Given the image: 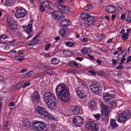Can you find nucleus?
<instances>
[{"label":"nucleus","mask_w":131,"mask_h":131,"mask_svg":"<svg viewBox=\"0 0 131 131\" xmlns=\"http://www.w3.org/2000/svg\"><path fill=\"white\" fill-rule=\"evenodd\" d=\"M46 68H48L47 70L46 71L47 74H49V75H52V74H54V72H53V70H52V69L49 68L48 67H46Z\"/></svg>","instance_id":"nucleus-31"},{"label":"nucleus","mask_w":131,"mask_h":131,"mask_svg":"<svg viewBox=\"0 0 131 131\" xmlns=\"http://www.w3.org/2000/svg\"><path fill=\"white\" fill-rule=\"evenodd\" d=\"M112 61L113 62V65H115V64H117V63L118 62L117 60L115 59H112Z\"/></svg>","instance_id":"nucleus-52"},{"label":"nucleus","mask_w":131,"mask_h":131,"mask_svg":"<svg viewBox=\"0 0 131 131\" xmlns=\"http://www.w3.org/2000/svg\"><path fill=\"white\" fill-rule=\"evenodd\" d=\"M0 38H3V39H9V38H10V36L6 34H2L0 35Z\"/></svg>","instance_id":"nucleus-40"},{"label":"nucleus","mask_w":131,"mask_h":131,"mask_svg":"<svg viewBox=\"0 0 131 131\" xmlns=\"http://www.w3.org/2000/svg\"><path fill=\"white\" fill-rule=\"evenodd\" d=\"M39 36V35H37L36 37H34L32 40L29 41L28 42V46L29 47H30L31 48H33L35 45H37V43L38 41H37V38Z\"/></svg>","instance_id":"nucleus-15"},{"label":"nucleus","mask_w":131,"mask_h":131,"mask_svg":"<svg viewBox=\"0 0 131 131\" xmlns=\"http://www.w3.org/2000/svg\"><path fill=\"white\" fill-rule=\"evenodd\" d=\"M89 105L91 108H95V107L97 106L96 101L95 100H91L89 103Z\"/></svg>","instance_id":"nucleus-32"},{"label":"nucleus","mask_w":131,"mask_h":131,"mask_svg":"<svg viewBox=\"0 0 131 131\" xmlns=\"http://www.w3.org/2000/svg\"><path fill=\"white\" fill-rule=\"evenodd\" d=\"M53 19L55 20H61L63 18L65 17L62 15V12L61 11H55L52 14Z\"/></svg>","instance_id":"nucleus-13"},{"label":"nucleus","mask_w":131,"mask_h":131,"mask_svg":"<svg viewBox=\"0 0 131 131\" xmlns=\"http://www.w3.org/2000/svg\"><path fill=\"white\" fill-rule=\"evenodd\" d=\"M122 40H126V39H128V34H124L122 35Z\"/></svg>","instance_id":"nucleus-41"},{"label":"nucleus","mask_w":131,"mask_h":131,"mask_svg":"<svg viewBox=\"0 0 131 131\" xmlns=\"http://www.w3.org/2000/svg\"><path fill=\"white\" fill-rule=\"evenodd\" d=\"M70 24V23L69 22V20L68 19H64L60 22V26L61 27H67V26H69Z\"/></svg>","instance_id":"nucleus-24"},{"label":"nucleus","mask_w":131,"mask_h":131,"mask_svg":"<svg viewBox=\"0 0 131 131\" xmlns=\"http://www.w3.org/2000/svg\"><path fill=\"white\" fill-rule=\"evenodd\" d=\"M94 118L97 120H100L101 119V115L100 114H97L94 115Z\"/></svg>","instance_id":"nucleus-42"},{"label":"nucleus","mask_w":131,"mask_h":131,"mask_svg":"<svg viewBox=\"0 0 131 131\" xmlns=\"http://www.w3.org/2000/svg\"><path fill=\"white\" fill-rule=\"evenodd\" d=\"M105 10L110 14H114L116 11V8H115V6L114 5H110L106 6Z\"/></svg>","instance_id":"nucleus-16"},{"label":"nucleus","mask_w":131,"mask_h":131,"mask_svg":"<svg viewBox=\"0 0 131 131\" xmlns=\"http://www.w3.org/2000/svg\"><path fill=\"white\" fill-rule=\"evenodd\" d=\"M90 89L93 94L99 95L102 93V89L100 88L99 83H94L90 86Z\"/></svg>","instance_id":"nucleus-8"},{"label":"nucleus","mask_w":131,"mask_h":131,"mask_svg":"<svg viewBox=\"0 0 131 131\" xmlns=\"http://www.w3.org/2000/svg\"><path fill=\"white\" fill-rule=\"evenodd\" d=\"M122 68H123V66L120 64L117 66V67L116 68V69H122Z\"/></svg>","instance_id":"nucleus-53"},{"label":"nucleus","mask_w":131,"mask_h":131,"mask_svg":"<svg viewBox=\"0 0 131 131\" xmlns=\"http://www.w3.org/2000/svg\"><path fill=\"white\" fill-rule=\"evenodd\" d=\"M32 72H33V71H30L29 72L27 73L26 75H25L24 77H30L32 75Z\"/></svg>","instance_id":"nucleus-43"},{"label":"nucleus","mask_w":131,"mask_h":131,"mask_svg":"<svg viewBox=\"0 0 131 131\" xmlns=\"http://www.w3.org/2000/svg\"><path fill=\"white\" fill-rule=\"evenodd\" d=\"M85 128L89 130H98L99 126L96 123V121L90 120L86 122Z\"/></svg>","instance_id":"nucleus-6"},{"label":"nucleus","mask_w":131,"mask_h":131,"mask_svg":"<svg viewBox=\"0 0 131 131\" xmlns=\"http://www.w3.org/2000/svg\"><path fill=\"white\" fill-rule=\"evenodd\" d=\"M40 8V12H45V11H46V9H45V7L43 6H42V5H40L39 6Z\"/></svg>","instance_id":"nucleus-48"},{"label":"nucleus","mask_w":131,"mask_h":131,"mask_svg":"<svg viewBox=\"0 0 131 131\" xmlns=\"http://www.w3.org/2000/svg\"><path fill=\"white\" fill-rule=\"evenodd\" d=\"M51 48V44H48L45 46V51H49V49Z\"/></svg>","instance_id":"nucleus-50"},{"label":"nucleus","mask_w":131,"mask_h":131,"mask_svg":"<svg viewBox=\"0 0 131 131\" xmlns=\"http://www.w3.org/2000/svg\"><path fill=\"white\" fill-rule=\"evenodd\" d=\"M108 104L109 105H111V106H113V107H116V105H117V102H116V101L111 100L108 102Z\"/></svg>","instance_id":"nucleus-35"},{"label":"nucleus","mask_w":131,"mask_h":131,"mask_svg":"<svg viewBox=\"0 0 131 131\" xmlns=\"http://www.w3.org/2000/svg\"><path fill=\"white\" fill-rule=\"evenodd\" d=\"M88 72L89 73H90L91 74H92V75H93V76H96V75H97L96 72H95V71H94L93 70H90L88 71Z\"/></svg>","instance_id":"nucleus-49"},{"label":"nucleus","mask_w":131,"mask_h":131,"mask_svg":"<svg viewBox=\"0 0 131 131\" xmlns=\"http://www.w3.org/2000/svg\"><path fill=\"white\" fill-rule=\"evenodd\" d=\"M66 45L67 47H69L70 48H74V47H75V43L72 42H66Z\"/></svg>","instance_id":"nucleus-30"},{"label":"nucleus","mask_w":131,"mask_h":131,"mask_svg":"<svg viewBox=\"0 0 131 131\" xmlns=\"http://www.w3.org/2000/svg\"><path fill=\"white\" fill-rule=\"evenodd\" d=\"M55 100H57V99H56V97L55 96H53L52 98L49 97V98L44 99V102L46 104H49V103L52 102L53 101H55Z\"/></svg>","instance_id":"nucleus-26"},{"label":"nucleus","mask_w":131,"mask_h":131,"mask_svg":"<svg viewBox=\"0 0 131 131\" xmlns=\"http://www.w3.org/2000/svg\"><path fill=\"white\" fill-rule=\"evenodd\" d=\"M73 121L76 126H82V123H83V118L79 116H74Z\"/></svg>","instance_id":"nucleus-10"},{"label":"nucleus","mask_w":131,"mask_h":131,"mask_svg":"<svg viewBox=\"0 0 131 131\" xmlns=\"http://www.w3.org/2000/svg\"><path fill=\"white\" fill-rule=\"evenodd\" d=\"M16 10L15 11V16L17 19H20L21 18H24L27 14V11L26 10L24 9L23 8H16Z\"/></svg>","instance_id":"nucleus-7"},{"label":"nucleus","mask_w":131,"mask_h":131,"mask_svg":"<svg viewBox=\"0 0 131 131\" xmlns=\"http://www.w3.org/2000/svg\"><path fill=\"white\" fill-rule=\"evenodd\" d=\"M116 18V15L113 14V15L112 16V20L113 21H114V20H115Z\"/></svg>","instance_id":"nucleus-58"},{"label":"nucleus","mask_w":131,"mask_h":131,"mask_svg":"<svg viewBox=\"0 0 131 131\" xmlns=\"http://www.w3.org/2000/svg\"><path fill=\"white\" fill-rule=\"evenodd\" d=\"M130 61H131V56H129L128 57L127 59L126 63H129V62H130Z\"/></svg>","instance_id":"nucleus-59"},{"label":"nucleus","mask_w":131,"mask_h":131,"mask_svg":"<svg viewBox=\"0 0 131 131\" xmlns=\"http://www.w3.org/2000/svg\"><path fill=\"white\" fill-rule=\"evenodd\" d=\"M30 3L33 7H34V1L33 0H30Z\"/></svg>","instance_id":"nucleus-61"},{"label":"nucleus","mask_w":131,"mask_h":131,"mask_svg":"<svg viewBox=\"0 0 131 131\" xmlns=\"http://www.w3.org/2000/svg\"><path fill=\"white\" fill-rule=\"evenodd\" d=\"M73 65H74L73 67H75V68H78L79 67H81V65L80 64V63H77V62L74 61H73Z\"/></svg>","instance_id":"nucleus-39"},{"label":"nucleus","mask_w":131,"mask_h":131,"mask_svg":"<svg viewBox=\"0 0 131 131\" xmlns=\"http://www.w3.org/2000/svg\"><path fill=\"white\" fill-rule=\"evenodd\" d=\"M70 110L75 115H77V114H79V113H80V109L78 107H76L75 106H71Z\"/></svg>","instance_id":"nucleus-20"},{"label":"nucleus","mask_w":131,"mask_h":131,"mask_svg":"<svg viewBox=\"0 0 131 131\" xmlns=\"http://www.w3.org/2000/svg\"><path fill=\"white\" fill-rule=\"evenodd\" d=\"M7 24L10 28L14 30L17 28V25H16V22L13 21V19L11 18H7Z\"/></svg>","instance_id":"nucleus-14"},{"label":"nucleus","mask_w":131,"mask_h":131,"mask_svg":"<svg viewBox=\"0 0 131 131\" xmlns=\"http://www.w3.org/2000/svg\"><path fill=\"white\" fill-rule=\"evenodd\" d=\"M53 97H55V95H54V94H53L50 92H47L44 94V99H46L49 98H52Z\"/></svg>","instance_id":"nucleus-25"},{"label":"nucleus","mask_w":131,"mask_h":131,"mask_svg":"<svg viewBox=\"0 0 131 131\" xmlns=\"http://www.w3.org/2000/svg\"><path fill=\"white\" fill-rule=\"evenodd\" d=\"M123 7H124V6L122 5V4H120L119 6V9H120L121 10H123Z\"/></svg>","instance_id":"nucleus-60"},{"label":"nucleus","mask_w":131,"mask_h":131,"mask_svg":"<svg viewBox=\"0 0 131 131\" xmlns=\"http://www.w3.org/2000/svg\"><path fill=\"white\" fill-rule=\"evenodd\" d=\"M88 56L90 58L91 60H94L95 59V57L94 56L91 55L90 54H88Z\"/></svg>","instance_id":"nucleus-57"},{"label":"nucleus","mask_w":131,"mask_h":131,"mask_svg":"<svg viewBox=\"0 0 131 131\" xmlns=\"http://www.w3.org/2000/svg\"><path fill=\"white\" fill-rule=\"evenodd\" d=\"M29 85H30V82L26 83L24 84L23 86H21V84H20V83H18L16 86V89H21V88H23V89H25L26 86H28Z\"/></svg>","instance_id":"nucleus-28"},{"label":"nucleus","mask_w":131,"mask_h":131,"mask_svg":"<svg viewBox=\"0 0 131 131\" xmlns=\"http://www.w3.org/2000/svg\"><path fill=\"white\" fill-rule=\"evenodd\" d=\"M35 112L36 114H39L42 118H47L50 120H56V117L49 114L46 108L37 106L36 108Z\"/></svg>","instance_id":"nucleus-2"},{"label":"nucleus","mask_w":131,"mask_h":131,"mask_svg":"<svg viewBox=\"0 0 131 131\" xmlns=\"http://www.w3.org/2000/svg\"><path fill=\"white\" fill-rule=\"evenodd\" d=\"M12 2H13V0H6L5 1L6 6H10V5H11V4H12Z\"/></svg>","instance_id":"nucleus-46"},{"label":"nucleus","mask_w":131,"mask_h":131,"mask_svg":"<svg viewBox=\"0 0 131 131\" xmlns=\"http://www.w3.org/2000/svg\"><path fill=\"white\" fill-rule=\"evenodd\" d=\"M80 16L82 20L86 21V22L84 23V26L86 28L93 27V26H94V23L95 22V17H94V16L90 15V14H87L86 12L82 13Z\"/></svg>","instance_id":"nucleus-3"},{"label":"nucleus","mask_w":131,"mask_h":131,"mask_svg":"<svg viewBox=\"0 0 131 131\" xmlns=\"http://www.w3.org/2000/svg\"><path fill=\"white\" fill-rule=\"evenodd\" d=\"M33 102H37L40 99L39 94L37 92H35L31 96Z\"/></svg>","instance_id":"nucleus-17"},{"label":"nucleus","mask_w":131,"mask_h":131,"mask_svg":"<svg viewBox=\"0 0 131 131\" xmlns=\"http://www.w3.org/2000/svg\"><path fill=\"white\" fill-rule=\"evenodd\" d=\"M112 39H113V38H111L107 40V41H106V42L107 43H111V42H112Z\"/></svg>","instance_id":"nucleus-62"},{"label":"nucleus","mask_w":131,"mask_h":131,"mask_svg":"<svg viewBox=\"0 0 131 131\" xmlns=\"http://www.w3.org/2000/svg\"><path fill=\"white\" fill-rule=\"evenodd\" d=\"M114 95L113 94H109L108 93H105L103 96V99L105 100V102L109 103L112 99H113Z\"/></svg>","instance_id":"nucleus-18"},{"label":"nucleus","mask_w":131,"mask_h":131,"mask_svg":"<svg viewBox=\"0 0 131 131\" xmlns=\"http://www.w3.org/2000/svg\"><path fill=\"white\" fill-rule=\"evenodd\" d=\"M88 49H86V48H84L82 50H81V53H82V54H84V55L88 54Z\"/></svg>","instance_id":"nucleus-44"},{"label":"nucleus","mask_w":131,"mask_h":131,"mask_svg":"<svg viewBox=\"0 0 131 131\" xmlns=\"http://www.w3.org/2000/svg\"><path fill=\"white\" fill-rule=\"evenodd\" d=\"M26 71H27V69H26L21 70L20 73H24V72H26Z\"/></svg>","instance_id":"nucleus-63"},{"label":"nucleus","mask_w":131,"mask_h":131,"mask_svg":"<svg viewBox=\"0 0 131 131\" xmlns=\"http://www.w3.org/2000/svg\"><path fill=\"white\" fill-rule=\"evenodd\" d=\"M131 118V112L130 111L126 110L120 113L117 117V120L118 122H125L128 119Z\"/></svg>","instance_id":"nucleus-4"},{"label":"nucleus","mask_w":131,"mask_h":131,"mask_svg":"<svg viewBox=\"0 0 131 131\" xmlns=\"http://www.w3.org/2000/svg\"><path fill=\"white\" fill-rule=\"evenodd\" d=\"M69 66H71V67H74L73 61H72V62L69 63Z\"/></svg>","instance_id":"nucleus-64"},{"label":"nucleus","mask_w":131,"mask_h":131,"mask_svg":"<svg viewBox=\"0 0 131 131\" xmlns=\"http://www.w3.org/2000/svg\"><path fill=\"white\" fill-rule=\"evenodd\" d=\"M3 128L5 130L9 129V122H4Z\"/></svg>","instance_id":"nucleus-36"},{"label":"nucleus","mask_w":131,"mask_h":131,"mask_svg":"<svg viewBox=\"0 0 131 131\" xmlns=\"http://www.w3.org/2000/svg\"><path fill=\"white\" fill-rule=\"evenodd\" d=\"M76 60H77V61H82V60H83V58H82L80 57H76Z\"/></svg>","instance_id":"nucleus-55"},{"label":"nucleus","mask_w":131,"mask_h":131,"mask_svg":"<svg viewBox=\"0 0 131 131\" xmlns=\"http://www.w3.org/2000/svg\"><path fill=\"white\" fill-rule=\"evenodd\" d=\"M56 94L57 97H60L62 102H69L70 99V91L65 83H60L56 88Z\"/></svg>","instance_id":"nucleus-1"},{"label":"nucleus","mask_w":131,"mask_h":131,"mask_svg":"<svg viewBox=\"0 0 131 131\" xmlns=\"http://www.w3.org/2000/svg\"><path fill=\"white\" fill-rule=\"evenodd\" d=\"M97 38L99 41H102V40L105 38V37L102 34H98L97 35Z\"/></svg>","instance_id":"nucleus-37"},{"label":"nucleus","mask_w":131,"mask_h":131,"mask_svg":"<svg viewBox=\"0 0 131 131\" xmlns=\"http://www.w3.org/2000/svg\"><path fill=\"white\" fill-rule=\"evenodd\" d=\"M93 9V5L92 4H88L86 7H84V11H89V10H92Z\"/></svg>","instance_id":"nucleus-34"},{"label":"nucleus","mask_w":131,"mask_h":131,"mask_svg":"<svg viewBox=\"0 0 131 131\" xmlns=\"http://www.w3.org/2000/svg\"><path fill=\"white\" fill-rule=\"evenodd\" d=\"M19 55H20V54H18V56H15V59H17V61H19V62H22V61H23V60H24V58H19V57H20V56H19Z\"/></svg>","instance_id":"nucleus-47"},{"label":"nucleus","mask_w":131,"mask_h":131,"mask_svg":"<svg viewBox=\"0 0 131 131\" xmlns=\"http://www.w3.org/2000/svg\"><path fill=\"white\" fill-rule=\"evenodd\" d=\"M23 27L25 32L28 35L26 39H29V38H31L33 36V34L32 33V24H29L27 26H24Z\"/></svg>","instance_id":"nucleus-9"},{"label":"nucleus","mask_w":131,"mask_h":131,"mask_svg":"<svg viewBox=\"0 0 131 131\" xmlns=\"http://www.w3.org/2000/svg\"><path fill=\"white\" fill-rule=\"evenodd\" d=\"M51 62L52 64H53L54 65H57V64H59V63H60V60H59L58 58H54L51 59Z\"/></svg>","instance_id":"nucleus-29"},{"label":"nucleus","mask_w":131,"mask_h":131,"mask_svg":"<svg viewBox=\"0 0 131 131\" xmlns=\"http://www.w3.org/2000/svg\"><path fill=\"white\" fill-rule=\"evenodd\" d=\"M23 129H27L30 127V122L28 119L25 118L22 120V124L20 126Z\"/></svg>","instance_id":"nucleus-12"},{"label":"nucleus","mask_w":131,"mask_h":131,"mask_svg":"<svg viewBox=\"0 0 131 131\" xmlns=\"http://www.w3.org/2000/svg\"><path fill=\"white\" fill-rule=\"evenodd\" d=\"M39 3L44 8H49L50 7V2L48 1L39 0Z\"/></svg>","instance_id":"nucleus-23"},{"label":"nucleus","mask_w":131,"mask_h":131,"mask_svg":"<svg viewBox=\"0 0 131 131\" xmlns=\"http://www.w3.org/2000/svg\"><path fill=\"white\" fill-rule=\"evenodd\" d=\"M68 72L70 74H74L75 73H76V71L73 69H70L68 70Z\"/></svg>","instance_id":"nucleus-45"},{"label":"nucleus","mask_w":131,"mask_h":131,"mask_svg":"<svg viewBox=\"0 0 131 131\" xmlns=\"http://www.w3.org/2000/svg\"><path fill=\"white\" fill-rule=\"evenodd\" d=\"M110 123L113 128H116V127H118V124L116 123V121L114 119L111 120Z\"/></svg>","instance_id":"nucleus-27"},{"label":"nucleus","mask_w":131,"mask_h":131,"mask_svg":"<svg viewBox=\"0 0 131 131\" xmlns=\"http://www.w3.org/2000/svg\"><path fill=\"white\" fill-rule=\"evenodd\" d=\"M126 20L127 22H131V17L127 16Z\"/></svg>","instance_id":"nucleus-56"},{"label":"nucleus","mask_w":131,"mask_h":131,"mask_svg":"<svg viewBox=\"0 0 131 131\" xmlns=\"http://www.w3.org/2000/svg\"><path fill=\"white\" fill-rule=\"evenodd\" d=\"M58 9L60 11H61L62 13H68V12H69V8H68L67 6H63L62 5H59L58 6Z\"/></svg>","instance_id":"nucleus-22"},{"label":"nucleus","mask_w":131,"mask_h":131,"mask_svg":"<svg viewBox=\"0 0 131 131\" xmlns=\"http://www.w3.org/2000/svg\"><path fill=\"white\" fill-rule=\"evenodd\" d=\"M48 104V108L49 109H53V110H55V109L57 108V99L51 101V102H49Z\"/></svg>","instance_id":"nucleus-21"},{"label":"nucleus","mask_w":131,"mask_h":131,"mask_svg":"<svg viewBox=\"0 0 131 131\" xmlns=\"http://www.w3.org/2000/svg\"><path fill=\"white\" fill-rule=\"evenodd\" d=\"M65 32H66V29H61L59 30V34L62 37L65 35Z\"/></svg>","instance_id":"nucleus-33"},{"label":"nucleus","mask_w":131,"mask_h":131,"mask_svg":"<svg viewBox=\"0 0 131 131\" xmlns=\"http://www.w3.org/2000/svg\"><path fill=\"white\" fill-rule=\"evenodd\" d=\"M33 128L36 131H46L47 128V124L41 121H35L33 122Z\"/></svg>","instance_id":"nucleus-5"},{"label":"nucleus","mask_w":131,"mask_h":131,"mask_svg":"<svg viewBox=\"0 0 131 131\" xmlns=\"http://www.w3.org/2000/svg\"><path fill=\"white\" fill-rule=\"evenodd\" d=\"M76 93L80 99H85V98H86L85 92L84 91L77 90L76 91Z\"/></svg>","instance_id":"nucleus-19"},{"label":"nucleus","mask_w":131,"mask_h":131,"mask_svg":"<svg viewBox=\"0 0 131 131\" xmlns=\"http://www.w3.org/2000/svg\"><path fill=\"white\" fill-rule=\"evenodd\" d=\"M126 55H127V53L125 52V55H123V57L121 58V62L120 64H123V63H124L125 62V57H126Z\"/></svg>","instance_id":"nucleus-38"},{"label":"nucleus","mask_w":131,"mask_h":131,"mask_svg":"<svg viewBox=\"0 0 131 131\" xmlns=\"http://www.w3.org/2000/svg\"><path fill=\"white\" fill-rule=\"evenodd\" d=\"M9 106V107H14L15 106V102L14 101L10 102Z\"/></svg>","instance_id":"nucleus-51"},{"label":"nucleus","mask_w":131,"mask_h":131,"mask_svg":"<svg viewBox=\"0 0 131 131\" xmlns=\"http://www.w3.org/2000/svg\"><path fill=\"white\" fill-rule=\"evenodd\" d=\"M125 14H123L121 16V20H125Z\"/></svg>","instance_id":"nucleus-54"},{"label":"nucleus","mask_w":131,"mask_h":131,"mask_svg":"<svg viewBox=\"0 0 131 131\" xmlns=\"http://www.w3.org/2000/svg\"><path fill=\"white\" fill-rule=\"evenodd\" d=\"M101 115H102V116H104L105 117H108L109 116V110L108 106L104 104V103H102L101 104Z\"/></svg>","instance_id":"nucleus-11"}]
</instances>
